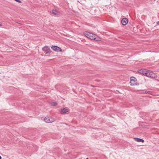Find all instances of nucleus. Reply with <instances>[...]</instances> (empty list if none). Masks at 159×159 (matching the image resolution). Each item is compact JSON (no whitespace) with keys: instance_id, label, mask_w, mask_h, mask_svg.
Returning a JSON list of instances; mask_svg holds the SVG:
<instances>
[{"instance_id":"1","label":"nucleus","mask_w":159,"mask_h":159,"mask_svg":"<svg viewBox=\"0 0 159 159\" xmlns=\"http://www.w3.org/2000/svg\"><path fill=\"white\" fill-rule=\"evenodd\" d=\"M85 35L88 38L91 40L98 41V39L96 38L97 35L92 33L89 32H85L84 33Z\"/></svg>"},{"instance_id":"10","label":"nucleus","mask_w":159,"mask_h":159,"mask_svg":"<svg viewBox=\"0 0 159 159\" xmlns=\"http://www.w3.org/2000/svg\"><path fill=\"white\" fill-rule=\"evenodd\" d=\"M52 13L54 15H57L59 14L58 11L56 10H53L52 11Z\"/></svg>"},{"instance_id":"5","label":"nucleus","mask_w":159,"mask_h":159,"mask_svg":"<svg viewBox=\"0 0 159 159\" xmlns=\"http://www.w3.org/2000/svg\"><path fill=\"white\" fill-rule=\"evenodd\" d=\"M148 71V70L145 69H140L138 70L139 73L145 76H146Z\"/></svg>"},{"instance_id":"7","label":"nucleus","mask_w":159,"mask_h":159,"mask_svg":"<svg viewBox=\"0 0 159 159\" xmlns=\"http://www.w3.org/2000/svg\"><path fill=\"white\" fill-rule=\"evenodd\" d=\"M121 22L123 25H125L128 22V20L126 18H123L121 20Z\"/></svg>"},{"instance_id":"16","label":"nucleus","mask_w":159,"mask_h":159,"mask_svg":"<svg viewBox=\"0 0 159 159\" xmlns=\"http://www.w3.org/2000/svg\"><path fill=\"white\" fill-rule=\"evenodd\" d=\"M157 24L158 25H159V21H158L157 23Z\"/></svg>"},{"instance_id":"9","label":"nucleus","mask_w":159,"mask_h":159,"mask_svg":"<svg viewBox=\"0 0 159 159\" xmlns=\"http://www.w3.org/2000/svg\"><path fill=\"white\" fill-rule=\"evenodd\" d=\"M135 140L138 142H142V143H143L144 142V140L140 139L139 138H135Z\"/></svg>"},{"instance_id":"14","label":"nucleus","mask_w":159,"mask_h":159,"mask_svg":"<svg viewBox=\"0 0 159 159\" xmlns=\"http://www.w3.org/2000/svg\"><path fill=\"white\" fill-rule=\"evenodd\" d=\"M15 1L19 3H21V2L20 0H14Z\"/></svg>"},{"instance_id":"8","label":"nucleus","mask_w":159,"mask_h":159,"mask_svg":"<svg viewBox=\"0 0 159 159\" xmlns=\"http://www.w3.org/2000/svg\"><path fill=\"white\" fill-rule=\"evenodd\" d=\"M69 111V109L66 107L64 108L61 109V112L62 113L64 114Z\"/></svg>"},{"instance_id":"17","label":"nucleus","mask_w":159,"mask_h":159,"mask_svg":"<svg viewBox=\"0 0 159 159\" xmlns=\"http://www.w3.org/2000/svg\"><path fill=\"white\" fill-rule=\"evenodd\" d=\"M2 157L0 156V159H2Z\"/></svg>"},{"instance_id":"11","label":"nucleus","mask_w":159,"mask_h":159,"mask_svg":"<svg viewBox=\"0 0 159 159\" xmlns=\"http://www.w3.org/2000/svg\"><path fill=\"white\" fill-rule=\"evenodd\" d=\"M44 121L45 122H46L47 123H48L52 122V121L50 120V119H49L47 117H45L44 118Z\"/></svg>"},{"instance_id":"18","label":"nucleus","mask_w":159,"mask_h":159,"mask_svg":"<svg viewBox=\"0 0 159 159\" xmlns=\"http://www.w3.org/2000/svg\"><path fill=\"white\" fill-rule=\"evenodd\" d=\"M86 159H89V158H86Z\"/></svg>"},{"instance_id":"2","label":"nucleus","mask_w":159,"mask_h":159,"mask_svg":"<svg viewBox=\"0 0 159 159\" xmlns=\"http://www.w3.org/2000/svg\"><path fill=\"white\" fill-rule=\"evenodd\" d=\"M146 76L152 78H155L157 77V75L155 74L152 71L149 70H148Z\"/></svg>"},{"instance_id":"13","label":"nucleus","mask_w":159,"mask_h":159,"mask_svg":"<svg viewBox=\"0 0 159 159\" xmlns=\"http://www.w3.org/2000/svg\"><path fill=\"white\" fill-rule=\"evenodd\" d=\"M145 93L146 94H150L151 92L150 91H145Z\"/></svg>"},{"instance_id":"3","label":"nucleus","mask_w":159,"mask_h":159,"mask_svg":"<svg viewBox=\"0 0 159 159\" xmlns=\"http://www.w3.org/2000/svg\"><path fill=\"white\" fill-rule=\"evenodd\" d=\"M137 80L135 78L132 77L130 78V83L131 86H134L137 84Z\"/></svg>"},{"instance_id":"15","label":"nucleus","mask_w":159,"mask_h":159,"mask_svg":"<svg viewBox=\"0 0 159 159\" xmlns=\"http://www.w3.org/2000/svg\"><path fill=\"white\" fill-rule=\"evenodd\" d=\"M2 24L0 22V26H2Z\"/></svg>"},{"instance_id":"6","label":"nucleus","mask_w":159,"mask_h":159,"mask_svg":"<svg viewBox=\"0 0 159 159\" xmlns=\"http://www.w3.org/2000/svg\"><path fill=\"white\" fill-rule=\"evenodd\" d=\"M51 48L53 50L57 52H62L61 49L57 46L52 45V46Z\"/></svg>"},{"instance_id":"4","label":"nucleus","mask_w":159,"mask_h":159,"mask_svg":"<svg viewBox=\"0 0 159 159\" xmlns=\"http://www.w3.org/2000/svg\"><path fill=\"white\" fill-rule=\"evenodd\" d=\"M43 50L45 52L46 54H50L51 52V51L48 46H45L42 48Z\"/></svg>"},{"instance_id":"12","label":"nucleus","mask_w":159,"mask_h":159,"mask_svg":"<svg viewBox=\"0 0 159 159\" xmlns=\"http://www.w3.org/2000/svg\"><path fill=\"white\" fill-rule=\"evenodd\" d=\"M51 105L53 106H56L57 105V103L56 102H53L51 103Z\"/></svg>"}]
</instances>
